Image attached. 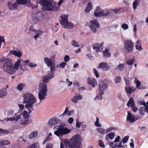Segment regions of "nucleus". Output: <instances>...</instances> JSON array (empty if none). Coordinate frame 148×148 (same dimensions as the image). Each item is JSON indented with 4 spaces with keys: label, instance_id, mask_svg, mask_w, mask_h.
I'll list each match as a JSON object with an SVG mask.
<instances>
[{
    "label": "nucleus",
    "instance_id": "nucleus-1",
    "mask_svg": "<svg viewBox=\"0 0 148 148\" xmlns=\"http://www.w3.org/2000/svg\"><path fill=\"white\" fill-rule=\"evenodd\" d=\"M23 97V102L26 103L25 106L29 111V113H30L33 110V105L36 102V99L32 93L28 92L24 93Z\"/></svg>",
    "mask_w": 148,
    "mask_h": 148
},
{
    "label": "nucleus",
    "instance_id": "nucleus-2",
    "mask_svg": "<svg viewBox=\"0 0 148 148\" xmlns=\"http://www.w3.org/2000/svg\"><path fill=\"white\" fill-rule=\"evenodd\" d=\"M63 143L66 146L69 145V148H81V137L79 134L73 136L70 141L68 139L64 140Z\"/></svg>",
    "mask_w": 148,
    "mask_h": 148
},
{
    "label": "nucleus",
    "instance_id": "nucleus-3",
    "mask_svg": "<svg viewBox=\"0 0 148 148\" xmlns=\"http://www.w3.org/2000/svg\"><path fill=\"white\" fill-rule=\"evenodd\" d=\"M39 3L45 10L54 11L57 10L58 8L53 0H39Z\"/></svg>",
    "mask_w": 148,
    "mask_h": 148
},
{
    "label": "nucleus",
    "instance_id": "nucleus-4",
    "mask_svg": "<svg viewBox=\"0 0 148 148\" xmlns=\"http://www.w3.org/2000/svg\"><path fill=\"white\" fill-rule=\"evenodd\" d=\"M48 90L47 84L45 82H40L39 86L38 97L40 101L45 99L47 95V92Z\"/></svg>",
    "mask_w": 148,
    "mask_h": 148
},
{
    "label": "nucleus",
    "instance_id": "nucleus-5",
    "mask_svg": "<svg viewBox=\"0 0 148 148\" xmlns=\"http://www.w3.org/2000/svg\"><path fill=\"white\" fill-rule=\"evenodd\" d=\"M3 68L5 71L10 75L13 74L16 72L14 64L10 62H5L3 65Z\"/></svg>",
    "mask_w": 148,
    "mask_h": 148
},
{
    "label": "nucleus",
    "instance_id": "nucleus-6",
    "mask_svg": "<svg viewBox=\"0 0 148 148\" xmlns=\"http://www.w3.org/2000/svg\"><path fill=\"white\" fill-rule=\"evenodd\" d=\"M71 130L66 127H59L57 130L54 132V134L58 136H62L65 134H68Z\"/></svg>",
    "mask_w": 148,
    "mask_h": 148
},
{
    "label": "nucleus",
    "instance_id": "nucleus-7",
    "mask_svg": "<svg viewBox=\"0 0 148 148\" xmlns=\"http://www.w3.org/2000/svg\"><path fill=\"white\" fill-rule=\"evenodd\" d=\"M124 46L128 52H132L134 46V43L130 40H125Z\"/></svg>",
    "mask_w": 148,
    "mask_h": 148
},
{
    "label": "nucleus",
    "instance_id": "nucleus-8",
    "mask_svg": "<svg viewBox=\"0 0 148 148\" xmlns=\"http://www.w3.org/2000/svg\"><path fill=\"white\" fill-rule=\"evenodd\" d=\"M91 24V25H89V27L91 30L94 32H95L97 30L96 28L98 29L100 27V25L96 19H93L90 22Z\"/></svg>",
    "mask_w": 148,
    "mask_h": 148
},
{
    "label": "nucleus",
    "instance_id": "nucleus-9",
    "mask_svg": "<svg viewBox=\"0 0 148 148\" xmlns=\"http://www.w3.org/2000/svg\"><path fill=\"white\" fill-rule=\"evenodd\" d=\"M16 2L17 4H25L26 5L31 7L32 9H34L37 7V6L34 5L31 3L30 0H17Z\"/></svg>",
    "mask_w": 148,
    "mask_h": 148
},
{
    "label": "nucleus",
    "instance_id": "nucleus-10",
    "mask_svg": "<svg viewBox=\"0 0 148 148\" xmlns=\"http://www.w3.org/2000/svg\"><path fill=\"white\" fill-rule=\"evenodd\" d=\"M98 69H102L103 71H107L110 68V66L106 62H104L100 63L97 66Z\"/></svg>",
    "mask_w": 148,
    "mask_h": 148
},
{
    "label": "nucleus",
    "instance_id": "nucleus-11",
    "mask_svg": "<svg viewBox=\"0 0 148 148\" xmlns=\"http://www.w3.org/2000/svg\"><path fill=\"white\" fill-rule=\"evenodd\" d=\"M136 88L133 86L132 87L130 86H126L125 88V92L128 97H130L131 94L135 90Z\"/></svg>",
    "mask_w": 148,
    "mask_h": 148
},
{
    "label": "nucleus",
    "instance_id": "nucleus-12",
    "mask_svg": "<svg viewBox=\"0 0 148 148\" xmlns=\"http://www.w3.org/2000/svg\"><path fill=\"white\" fill-rule=\"evenodd\" d=\"M107 88V84H103L101 85L100 84L99 85V93L100 95V99L101 100L102 99V95L104 94V92Z\"/></svg>",
    "mask_w": 148,
    "mask_h": 148
},
{
    "label": "nucleus",
    "instance_id": "nucleus-13",
    "mask_svg": "<svg viewBox=\"0 0 148 148\" xmlns=\"http://www.w3.org/2000/svg\"><path fill=\"white\" fill-rule=\"evenodd\" d=\"M82 97L83 96L82 95L77 93H75V95L71 98V100L73 103H77L78 101L82 99Z\"/></svg>",
    "mask_w": 148,
    "mask_h": 148
},
{
    "label": "nucleus",
    "instance_id": "nucleus-14",
    "mask_svg": "<svg viewBox=\"0 0 148 148\" xmlns=\"http://www.w3.org/2000/svg\"><path fill=\"white\" fill-rule=\"evenodd\" d=\"M54 76L53 73H49L47 75L43 76L42 77V82H47L50 79L52 78Z\"/></svg>",
    "mask_w": 148,
    "mask_h": 148
},
{
    "label": "nucleus",
    "instance_id": "nucleus-15",
    "mask_svg": "<svg viewBox=\"0 0 148 148\" xmlns=\"http://www.w3.org/2000/svg\"><path fill=\"white\" fill-rule=\"evenodd\" d=\"M127 112V120L129 121L130 123H134L136 119H135V118L131 114V113L130 111H128Z\"/></svg>",
    "mask_w": 148,
    "mask_h": 148
},
{
    "label": "nucleus",
    "instance_id": "nucleus-16",
    "mask_svg": "<svg viewBox=\"0 0 148 148\" xmlns=\"http://www.w3.org/2000/svg\"><path fill=\"white\" fill-rule=\"evenodd\" d=\"M87 79V83L88 84H90L91 85L92 87H95L96 85H97V82L96 80L95 79L91 77H88Z\"/></svg>",
    "mask_w": 148,
    "mask_h": 148
},
{
    "label": "nucleus",
    "instance_id": "nucleus-17",
    "mask_svg": "<svg viewBox=\"0 0 148 148\" xmlns=\"http://www.w3.org/2000/svg\"><path fill=\"white\" fill-rule=\"evenodd\" d=\"M61 20H60L61 24L62 25H64V23L66 22L68 20V17L67 15L65 14H62L60 17Z\"/></svg>",
    "mask_w": 148,
    "mask_h": 148
},
{
    "label": "nucleus",
    "instance_id": "nucleus-18",
    "mask_svg": "<svg viewBox=\"0 0 148 148\" xmlns=\"http://www.w3.org/2000/svg\"><path fill=\"white\" fill-rule=\"evenodd\" d=\"M102 9L99 6L96 7L94 13V16L97 17H101Z\"/></svg>",
    "mask_w": 148,
    "mask_h": 148
},
{
    "label": "nucleus",
    "instance_id": "nucleus-19",
    "mask_svg": "<svg viewBox=\"0 0 148 148\" xmlns=\"http://www.w3.org/2000/svg\"><path fill=\"white\" fill-rule=\"evenodd\" d=\"M7 5L10 10H13L16 8L18 5L16 1L14 3H12L11 1H9Z\"/></svg>",
    "mask_w": 148,
    "mask_h": 148
},
{
    "label": "nucleus",
    "instance_id": "nucleus-20",
    "mask_svg": "<svg viewBox=\"0 0 148 148\" xmlns=\"http://www.w3.org/2000/svg\"><path fill=\"white\" fill-rule=\"evenodd\" d=\"M58 119L53 117L51 118L48 121V123L50 126H51L58 123Z\"/></svg>",
    "mask_w": 148,
    "mask_h": 148
},
{
    "label": "nucleus",
    "instance_id": "nucleus-21",
    "mask_svg": "<svg viewBox=\"0 0 148 148\" xmlns=\"http://www.w3.org/2000/svg\"><path fill=\"white\" fill-rule=\"evenodd\" d=\"M31 120L25 119H21L19 121V123L22 125H27L31 123Z\"/></svg>",
    "mask_w": 148,
    "mask_h": 148
},
{
    "label": "nucleus",
    "instance_id": "nucleus-22",
    "mask_svg": "<svg viewBox=\"0 0 148 148\" xmlns=\"http://www.w3.org/2000/svg\"><path fill=\"white\" fill-rule=\"evenodd\" d=\"M64 28L68 29H72L74 27L73 24L71 22L68 21L62 25Z\"/></svg>",
    "mask_w": 148,
    "mask_h": 148
},
{
    "label": "nucleus",
    "instance_id": "nucleus-23",
    "mask_svg": "<svg viewBox=\"0 0 148 148\" xmlns=\"http://www.w3.org/2000/svg\"><path fill=\"white\" fill-rule=\"evenodd\" d=\"M93 6L91 2H89L87 5L86 7L84 10V11L86 13L89 12L92 9Z\"/></svg>",
    "mask_w": 148,
    "mask_h": 148
},
{
    "label": "nucleus",
    "instance_id": "nucleus-24",
    "mask_svg": "<svg viewBox=\"0 0 148 148\" xmlns=\"http://www.w3.org/2000/svg\"><path fill=\"white\" fill-rule=\"evenodd\" d=\"M10 53L18 58H20L22 55V53L19 50L14 51L11 50L10 51Z\"/></svg>",
    "mask_w": 148,
    "mask_h": 148
},
{
    "label": "nucleus",
    "instance_id": "nucleus-25",
    "mask_svg": "<svg viewBox=\"0 0 148 148\" xmlns=\"http://www.w3.org/2000/svg\"><path fill=\"white\" fill-rule=\"evenodd\" d=\"M103 45V43L102 42L100 44L99 43H96L94 44L93 45V49L94 50H96V51H97V50H99L100 48Z\"/></svg>",
    "mask_w": 148,
    "mask_h": 148
},
{
    "label": "nucleus",
    "instance_id": "nucleus-26",
    "mask_svg": "<svg viewBox=\"0 0 148 148\" xmlns=\"http://www.w3.org/2000/svg\"><path fill=\"white\" fill-rule=\"evenodd\" d=\"M7 90L5 88H4L0 90V98L4 97L7 95Z\"/></svg>",
    "mask_w": 148,
    "mask_h": 148
},
{
    "label": "nucleus",
    "instance_id": "nucleus-27",
    "mask_svg": "<svg viewBox=\"0 0 148 148\" xmlns=\"http://www.w3.org/2000/svg\"><path fill=\"white\" fill-rule=\"evenodd\" d=\"M22 114V112H18L16 113L14 116L15 119L14 120L16 121H17L20 119H21Z\"/></svg>",
    "mask_w": 148,
    "mask_h": 148
},
{
    "label": "nucleus",
    "instance_id": "nucleus-28",
    "mask_svg": "<svg viewBox=\"0 0 148 148\" xmlns=\"http://www.w3.org/2000/svg\"><path fill=\"white\" fill-rule=\"evenodd\" d=\"M26 86V84L25 83H21L18 84L16 87L17 89L19 91H22L23 88Z\"/></svg>",
    "mask_w": 148,
    "mask_h": 148
},
{
    "label": "nucleus",
    "instance_id": "nucleus-29",
    "mask_svg": "<svg viewBox=\"0 0 148 148\" xmlns=\"http://www.w3.org/2000/svg\"><path fill=\"white\" fill-rule=\"evenodd\" d=\"M21 61V59H18L17 61L15 62L14 65V68L15 69L16 71L18 70V68L20 65Z\"/></svg>",
    "mask_w": 148,
    "mask_h": 148
},
{
    "label": "nucleus",
    "instance_id": "nucleus-30",
    "mask_svg": "<svg viewBox=\"0 0 148 148\" xmlns=\"http://www.w3.org/2000/svg\"><path fill=\"white\" fill-rule=\"evenodd\" d=\"M44 60L48 66H49L53 64L50 59L48 58H44Z\"/></svg>",
    "mask_w": 148,
    "mask_h": 148
},
{
    "label": "nucleus",
    "instance_id": "nucleus-31",
    "mask_svg": "<svg viewBox=\"0 0 148 148\" xmlns=\"http://www.w3.org/2000/svg\"><path fill=\"white\" fill-rule=\"evenodd\" d=\"M26 110H24L22 114L23 117L25 119H28L30 117L29 114Z\"/></svg>",
    "mask_w": 148,
    "mask_h": 148
},
{
    "label": "nucleus",
    "instance_id": "nucleus-32",
    "mask_svg": "<svg viewBox=\"0 0 148 148\" xmlns=\"http://www.w3.org/2000/svg\"><path fill=\"white\" fill-rule=\"evenodd\" d=\"M136 44L135 45L136 48L139 51H140L142 49L141 44L140 41V40H138L136 41Z\"/></svg>",
    "mask_w": 148,
    "mask_h": 148
},
{
    "label": "nucleus",
    "instance_id": "nucleus-33",
    "mask_svg": "<svg viewBox=\"0 0 148 148\" xmlns=\"http://www.w3.org/2000/svg\"><path fill=\"white\" fill-rule=\"evenodd\" d=\"M115 136V134L113 132H111L109 133L107 136L105 138L107 140H109L108 138L110 140L113 139Z\"/></svg>",
    "mask_w": 148,
    "mask_h": 148
},
{
    "label": "nucleus",
    "instance_id": "nucleus-34",
    "mask_svg": "<svg viewBox=\"0 0 148 148\" xmlns=\"http://www.w3.org/2000/svg\"><path fill=\"white\" fill-rule=\"evenodd\" d=\"M133 104H135L134 101L133 99V97H131L130 98L127 103V105L128 107H130L131 105H133Z\"/></svg>",
    "mask_w": 148,
    "mask_h": 148
},
{
    "label": "nucleus",
    "instance_id": "nucleus-35",
    "mask_svg": "<svg viewBox=\"0 0 148 148\" xmlns=\"http://www.w3.org/2000/svg\"><path fill=\"white\" fill-rule=\"evenodd\" d=\"M139 0H135L133 3V7L134 9H135L140 3Z\"/></svg>",
    "mask_w": 148,
    "mask_h": 148
},
{
    "label": "nucleus",
    "instance_id": "nucleus-36",
    "mask_svg": "<svg viewBox=\"0 0 148 148\" xmlns=\"http://www.w3.org/2000/svg\"><path fill=\"white\" fill-rule=\"evenodd\" d=\"M37 135V132L36 131H35L32 132L29 135L28 138L30 139L33 138Z\"/></svg>",
    "mask_w": 148,
    "mask_h": 148
},
{
    "label": "nucleus",
    "instance_id": "nucleus-37",
    "mask_svg": "<svg viewBox=\"0 0 148 148\" xmlns=\"http://www.w3.org/2000/svg\"><path fill=\"white\" fill-rule=\"evenodd\" d=\"M103 55L105 57H110L111 54L109 52L108 50L107 49H106L105 51L103 52Z\"/></svg>",
    "mask_w": 148,
    "mask_h": 148
},
{
    "label": "nucleus",
    "instance_id": "nucleus-38",
    "mask_svg": "<svg viewBox=\"0 0 148 148\" xmlns=\"http://www.w3.org/2000/svg\"><path fill=\"white\" fill-rule=\"evenodd\" d=\"M109 14V12L108 10H101V17L103 16H106Z\"/></svg>",
    "mask_w": 148,
    "mask_h": 148
},
{
    "label": "nucleus",
    "instance_id": "nucleus-39",
    "mask_svg": "<svg viewBox=\"0 0 148 148\" xmlns=\"http://www.w3.org/2000/svg\"><path fill=\"white\" fill-rule=\"evenodd\" d=\"M97 131L101 134H104L106 133V131L103 128H99L97 129Z\"/></svg>",
    "mask_w": 148,
    "mask_h": 148
},
{
    "label": "nucleus",
    "instance_id": "nucleus-40",
    "mask_svg": "<svg viewBox=\"0 0 148 148\" xmlns=\"http://www.w3.org/2000/svg\"><path fill=\"white\" fill-rule=\"evenodd\" d=\"M135 61L134 58H133L126 61V63L129 65H132L133 64Z\"/></svg>",
    "mask_w": 148,
    "mask_h": 148
},
{
    "label": "nucleus",
    "instance_id": "nucleus-41",
    "mask_svg": "<svg viewBox=\"0 0 148 148\" xmlns=\"http://www.w3.org/2000/svg\"><path fill=\"white\" fill-rule=\"evenodd\" d=\"M32 21L34 23H35L36 22L37 20V13H36L35 14H32Z\"/></svg>",
    "mask_w": 148,
    "mask_h": 148
},
{
    "label": "nucleus",
    "instance_id": "nucleus-42",
    "mask_svg": "<svg viewBox=\"0 0 148 148\" xmlns=\"http://www.w3.org/2000/svg\"><path fill=\"white\" fill-rule=\"evenodd\" d=\"M124 64H120L118 65L116 69H119L120 71H123L124 69Z\"/></svg>",
    "mask_w": 148,
    "mask_h": 148
},
{
    "label": "nucleus",
    "instance_id": "nucleus-43",
    "mask_svg": "<svg viewBox=\"0 0 148 148\" xmlns=\"http://www.w3.org/2000/svg\"><path fill=\"white\" fill-rule=\"evenodd\" d=\"M133 104V105H131L130 107H131L132 110V111L134 112H136L138 110V108L136 106L135 104Z\"/></svg>",
    "mask_w": 148,
    "mask_h": 148
},
{
    "label": "nucleus",
    "instance_id": "nucleus-44",
    "mask_svg": "<svg viewBox=\"0 0 148 148\" xmlns=\"http://www.w3.org/2000/svg\"><path fill=\"white\" fill-rule=\"evenodd\" d=\"M121 78L120 76H116L115 79V83H119L121 81Z\"/></svg>",
    "mask_w": 148,
    "mask_h": 148
},
{
    "label": "nucleus",
    "instance_id": "nucleus-45",
    "mask_svg": "<svg viewBox=\"0 0 148 148\" xmlns=\"http://www.w3.org/2000/svg\"><path fill=\"white\" fill-rule=\"evenodd\" d=\"M95 125L97 127H101V125L100 124L99 122V119L98 117H96V120L95 122Z\"/></svg>",
    "mask_w": 148,
    "mask_h": 148
},
{
    "label": "nucleus",
    "instance_id": "nucleus-46",
    "mask_svg": "<svg viewBox=\"0 0 148 148\" xmlns=\"http://www.w3.org/2000/svg\"><path fill=\"white\" fill-rule=\"evenodd\" d=\"M72 44L73 46L76 47H78L79 45L76 41L74 40L72 41Z\"/></svg>",
    "mask_w": 148,
    "mask_h": 148
},
{
    "label": "nucleus",
    "instance_id": "nucleus-47",
    "mask_svg": "<svg viewBox=\"0 0 148 148\" xmlns=\"http://www.w3.org/2000/svg\"><path fill=\"white\" fill-rule=\"evenodd\" d=\"M50 66L51 71L50 73H53V72L55 71V64H52V65H51Z\"/></svg>",
    "mask_w": 148,
    "mask_h": 148
},
{
    "label": "nucleus",
    "instance_id": "nucleus-48",
    "mask_svg": "<svg viewBox=\"0 0 148 148\" xmlns=\"http://www.w3.org/2000/svg\"><path fill=\"white\" fill-rule=\"evenodd\" d=\"M66 64H67L66 62H61L59 64V68L62 69L64 68Z\"/></svg>",
    "mask_w": 148,
    "mask_h": 148
},
{
    "label": "nucleus",
    "instance_id": "nucleus-49",
    "mask_svg": "<svg viewBox=\"0 0 148 148\" xmlns=\"http://www.w3.org/2000/svg\"><path fill=\"white\" fill-rule=\"evenodd\" d=\"M35 25H32L30 27L29 29L30 31H32L35 33L37 32L36 30L35 29Z\"/></svg>",
    "mask_w": 148,
    "mask_h": 148
},
{
    "label": "nucleus",
    "instance_id": "nucleus-50",
    "mask_svg": "<svg viewBox=\"0 0 148 148\" xmlns=\"http://www.w3.org/2000/svg\"><path fill=\"white\" fill-rule=\"evenodd\" d=\"M99 145L102 148H104L105 147V145L103 142L101 140H99Z\"/></svg>",
    "mask_w": 148,
    "mask_h": 148
},
{
    "label": "nucleus",
    "instance_id": "nucleus-51",
    "mask_svg": "<svg viewBox=\"0 0 148 148\" xmlns=\"http://www.w3.org/2000/svg\"><path fill=\"white\" fill-rule=\"evenodd\" d=\"M129 138V136H125L123 139L122 140V142L123 144L126 143L128 141Z\"/></svg>",
    "mask_w": 148,
    "mask_h": 148
},
{
    "label": "nucleus",
    "instance_id": "nucleus-52",
    "mask_svg": "<svg viewBox=\"0 0 148 148\" xmlns=\"http://www.w3.org/2000/svg\"><path fill=\"white\" fill-rule=\"evenodd\" d=\"M116 130V128H115L114 127H109L106 129V132L108 133V132H110V131H111V130Z\"/></svg>",
    "mask_w": 148,
    "mask_h": 148
},
{
    "label": "nucleus",
    "instance_id": "nucleus-53",
    "mask_svg": "<svg viewBox=\"0 0 148 148\" xmlns=\"http://www.w3.org/2000/svg\"><path fill=\"white\" fill-rule=\"evenodd\" d=\"M3 145H6L10 143V141L8 140H2Z\"/></svg>",
    "mask_w": 148,
    "mask_h": 148
},
{
    "label": "nucleus",
    "instance_id": "nucleus-54",
    "mask_svg": "<svg viewBox=\"0 0 148 148\" xmlns=\"http://www.w3.org/2000/svg\"><path fill=\"white\" fill-rule=\"evenodd\" d=\"M27 65L31 67H34L36 66L37 64L35 63L30 62L28 64H27Z\"/></svg>",
    "mask_w": 148,
    "mask_h": 148
},
{
    "label": "nucleus",
    "instance_id": "nucleus-55",
    "mask_svg": "<svg viewBox=\"0 0 148 148\" xmlns=\"http://www.w3.org/2000/svg\"><path fill=\"white\" fill-rule=\"evenodd\" d=\"M122 28L125 29H126L128 28V26L126 24H123L121 25Z\"/></svg>",
    "mask_w": 148,
    "mask_h": 148
},
{
    "label": "nucleus",
    "instance_id": "nucleus-56",
    "mask_svg": "<svg viewBox=\"0 0 148 148\" xmlns=\"http://www.w3.org/2000/svg\"><path fill=\"white\" fill-rule=\"evenodd\" d=\"M121 9H116L113 10V12L115 14H119L120 13Z\"/></svg>",
    "mask_w": 148,
    "mask_h": 148
},
{
    "label": "nucleus",
    "instance_id": "nucleus-57",
    "mask_svg": "<svg viewBox=\"0 0 148 148\" xmlns=\"http://www.w3.org/2000/svg\"><path fill=\"white\" fill-rule=\"evenodd\" d=\"M93 71L96 77L97 78L99 77V74L98 73L97 71L95 68L93 69Z\"/></svg>",
    "mask_w": 148,
    "mask_h": 148
},
{
    "label": "nucleus",
    "instance_id": "nucleus-58",
    "mask_svg": "<svg viewBox=\"0 0 148 148\" xmlns=\"http://www.w3.org/2000/svg\"><path fill=\"white\" fill-rule=\"evenodd\" d=\"M124 80L125 82L126 86H129L130 83L128 80L125 77L124 78Z\"/></svg>",
    "mask_w": 148,
    "mask_h": 148
},
{
    "label": "nucleus",
    "instance_id": "nucleus-59",
    "mask_svg": "<svg viewBox=\"0 0 148 148\" xmlns=\"http://www.w3.org/2000/svg\"><path fill=\"white\" fill-rule=\"evenodd\" d=\"M68 107H66L64 112L62 114H61V116H64L65 115H66V113L68 112Z\"/></svg>",
    "mask_w": 148,
    "mask_h": 148
},
{
    "label": "nucleus",
    "instance_id": "nucleus-60",
    "mask_svg": "<svg viewBox=\"0 0 148 148\" xmlns=\"http://www.w3.org/2000/svg\"><path fill=\"white\" fill-rule=\"evenodd\" d=\"M70 59L68 55H66L64 58L65 62H68Z\"/></svg>",
    "mask_w": 148,
    "mask_h": 148
},
{
    "label": "nucleus",
    "instance_id": "nucleus-61",
    "mask_svg": "<svg viewBox=\"0 0 148 148\" xmlns=\"http://www.w3.org/2000/svg\"><path fill=\"white\" fill-rule=\"evenodd\" d=\"M139 111L140 113L142 115H144V114L143 113V108L140 107L139 109Z\"/></svg>",
    "mask_w": 148,
    "mask_h": 148
},
{
    "label": "nucleus",
    "instance_id": "nucleus-62",
    "mask_svg": "<svg viewBox=\"0 0 148 148\" xmlns=\"http://www.w3.org/2000/svg\"><path fill=\"white\" fill-rule=\"evenodd\" d=\"M36 143H34L32 145H29L26 148H35Z\"/></svg>",
    "mask_w": 148,
    "mask_h": 148
},
{
    "label": "nucleus",
    "instance_id": "nucleus-63",
    "mask_svg": "<svg viewBox=\"0 0 148 148\" xmlns=\"http://www.w3.org/2000/svg\"><path fill=\"white\" fill-rule=\"evenodd\" d=\"M14 119H15L13 116V117H11L7 118L6 119V120H5V121H13V120H14Z\"/></svg>",
    "mask_w": 148,
    "mask_h": 148
},
{
    "label": "nucleus",
    "instance_id": "nucleus-64",
    "mask_svg": "<svg viewBox=\"0 0 148 148\" xmlns=\"http://www.w3.org/2000/svg\"><path fill=\"white\" fill-rule=\"evenodd\" d=\"M125 146H127L126 145L125 146L122 145V141H121L119 143V145H117V148H120L121 147H124Z\"/></svg>",
    "mask_w": 148,
    "mask_h": 148
}]
</instances>
